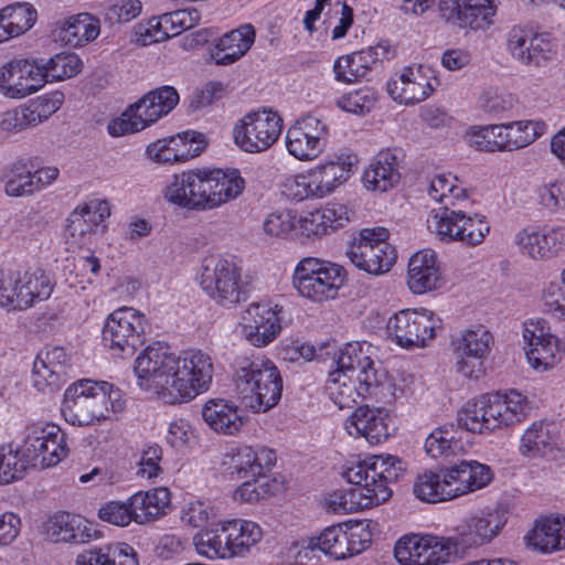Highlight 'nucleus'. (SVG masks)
<instances>
[{"label": "nucleus", "instance_id": "f257e3e1", "mask_svg": "<svg viewBox=\"0 0 565 565\" xmlns=\"http://www.w3.org/2000/svg\"><path fill=\"white\" fill-rule=\"evenodd\" d=\"M132 369L141 392L178 406L210 392L216 364L212 355H137Z\"/></svg>", "mask_w": 565, "mask_h": 565}, {"label": "nucleus", "instance_id": "f03ea898", "mask_svg": "<svg viewBox=\"0 0 565 565\" xmlns=\"http://www.w3.org/2000/svg\"><path fill=\"white\" fill-rule=\"evenodd\" d=\"M407 465L401 458L388 455H373L348 465L344 479L353 487L330 492L324 498L327 510L338 513H353L385 503L393 491L388 487L406 471Z\"/></svg>", "mask_w": 565, "mask_h": 565}, {"label": "nucleus", "instance_id": "7ed1b4c3", "mask_svg": "<svg viewBox=\"0 0 565 565\" xmlns=\"http://www.w3.org/2000/svg\"><path fill=\"white\" fill-rule=\"evenodd\" d=\"M324 392L340 409L358 402L374 399L390 402L398 394L385 372L375 367L370 355H328Z\"/></svg>", "mask_w": 565, "mask_h": 565}, {"label": "nucleus", "instance_id": "20e7f679", "mask_svg": "<svg viewBox=\"0 0 565 565\" xmlns=\"http://www.w3.org/2000/svg\"><path fill=\"white\" fill-rule=\"evenodd\" d=\"M531 409L529 396L518 390L483 393L468 399L457 411L456 423L466 431L490 436L521 424Z\"/></svg>", "mask_w": 565, "mask_h": 565}, {"label": "nucleus", "instance_id": "39448f33", "mask_svg": "<svg viewBox=\"0 0 565 565\" xmlns=\"http://www.w3.org/2000/svg\"><path fill=\"white\" fill-rule=\"evenodd\" d=\"M126 404L125 393L114 384L83 379L67 386L61 412L73 426H97L121 414Z\"/></svg>", "mask_w": 565, "mask_h": 565}, {"label": "nucleus", "instance_id": "423d86ee", "mask_svg": "<svg viewBox=\"0 0 565 565\" xmlns=\"http://www.w3.org/2000/svg\"><path fill=\"white\" fill-rule=\"evenodd\" d=\"M232 380L242 402L253 413H266L281 398V374L270 360L260 355H237L232 362Z\"/></svg>", "mask_w": 565, "mask_h": 565}, {"label": "nucleus", "instance_id": "0eeeda50", "mask_svg": "<svg viewBox=\"0 0 565 565\" xmlns=\"http://www.w3.org/2000/svg\"><path fill=\"white\" fill-rule=\"evenodd\" d=\"M55 288L52 275L43 268L30 267L6 275L0 268V307L23 311L47 300Z\"/></svg>", "mask_w": 565, "mask_h": 565}, {"label": "nucleus", "instance_id": "6e6552de", "mask_svg": "<svg viewBox=\"0 0 565 565\" xmlns=\"http://www.w3.org/2000/svg\"><path fill=\"white\" fill-rule=\"evenodd\" d=\"M180 97L173 86H161L130 105L119 117L108 122L111 137L139 132L167 116L179 103Z\"/></svg>", "mask_w": 565, "mask_h": 565}, {"label": "nucleus", "instance_id": "1a4fd4ad", "mask_svg": "<svg viewBox=\"0 0 565 565\" xmlns=\"http://www.w3.org/2000/svg\"><path fill=\"white\" fill-rule=\"evenodd\" d=\"M437 0H403L402 9L414 14L424 13ZM441 18L463 30H487L497 14V0H438Z\"/></svg>", "mask_w": 565, "mask_h": 565}, {"label": "nucleus", "instance_id": "9d476101", "mask_svg": "<svg viewBox=\"0 0 565 565\" xmlns=\"http://www.w3.org/2000/svg\"><path fill=\"white\" fill-rule=\"evenodd\" d=\"M347 280L345 269L317 257L300 259L292 273V286L300 296L315 301L334 299Z\"/></svg>", "mask_w": 565, "mask_h": 565}, {"label": "nucleus", "instance_id": "9b49d317", "mask_svg": "<svg viewBox=\"0 0 565 565\" xmlns=\"http://www.w3.org/2000/svg\"><path fill=\"white\" fill-rule=\"evenodd\" d=\"M427 227L441 242L460 243L469 247L480 245L491 230L484 215L448 206L431 210Z\"/></svg>", "mask_w": 565, "mask_h": 565}, {"label": "nucleus", "instance_id": "f8f14e48", "mask_svg": "<svg viewBox=\"0 0 565 565\" xmlns=\"http://www.w3.org/2000/svg\"><path fill=\"white\" fill-rule=\"evenodd\" d=\"M443 319L425 308L403 309L387 321L388 338L401 349H425L443 330Z\"/></svg>", "mask_w": 565, "mask_h": 565}, {"label": "nucleus", "instance_id": "ddd939ff", "mask_svg": "<svg viewBox=\"0 0 565 565\" xmlns=\"http://www.w3.org/2000/svg\"><path fill=\"white\" fill-rule=\"evenodd\" d=\"M199 284L210 299L225 308L236 306L245 297L242 271L233 259L216 256L205 258Z\"/></svg>", "mask_w": 565, "mask_h": 565}, {"label": "nucleus", "instance_id": "4468645a", "mask_svg": "<svg viewBox=\"0 0 565 565\" xmlns=\"http://www.w3.org/2000/svg\"><path fill=\"white\" fill-rule=\"evenodd\" d=\"M282 132V118L269 107L246 113L236 120L232 135L234 143L244 152L259 153L271 148Z\"/></svg>", "mask_w": 565, "mask_h": 565}, {"label": "nucleus", "instance_id": "2eb2a0df", "mask_svg": "<svg viewBox=\"0 0 565 565\" xmlns=\"http://www.w3.org/2000/svg\"><path fill=\"white\" fill-rule=\"evenodd\" d=\"M455 537L430 533H408L395 543L394 556L401 565H445L457 553Z\"/></svg>", "mask_w": 565, "mask_h": 565}, {"label": "nucleus", "instance_id": "dca6fc26", "mask_svg": "<svg viewBox=\"0 0 565 565\" xmlns=\"http://www.w3.org/2000/svg\"><path fill=\"white\" fill-rule=\"evenodd\" d=\"M388 237L390 232L385 227L363 228L353 238L347 255L360 270L375 276L383 275L396 262V252L387 242Z\"/></svg>", "mask_w": 565, "mask_h": 565}, {"label": "nucleus", "instance_id": "f3484780", "mask_svg": "<svg viewBox=\"0 0 565 565\" xmlns=\"http://www.w3.org/2000/svg\"><path fill=\"white\" fill-rule=\"evenodd\" d=\"M509 521L508 509L500 503L484 505L469 513L456 527L458 545L480 548L492 544Z\"/></svg>", "mask_w": 565, "mask_h": 565}, {"label": "nucleus", "instance_id": "a211bd4d", "mask_svg": "<svg viewBox=\"0 0 565 565\" xmlns=\"http://www.w3.org/2000/svg\"><path fill=\"white\" fill-rule=\"evenodd\" d=\"M147 324L148 319L141 311L132 307H119L105 319L103 342L109 350L136 352L145 343Z\"/></svg>", "mask_w": 565, "mask_h": 565}, {"label": "nucleus", "instance_id": "6ab92c4d", "mask_svg": "<svg viewBox=\"0 0 565 565\" xmlns=\"http://www.w3.org/2000/svg\"><path fill=\"white\" fill-rule=\"evenodd\" d=\"M371 531L363 524H333L308 539V548L318 550L335 559H344L365 551L371 543Z\"/></svg>", "mask_w": 565, "mask_h": 565}, {"label": "nucleus", "instance_id": "aec40b11", "mask_svg": "<svg viewBox=\"0 0 565 565\" xmlns=\"http://www.w3.org/2000/svg\"><path fill=\"white\" fill-rule=\"evenodd\" d=\"M22 449L30 466L50 468L68 454L65 433L55 424H32L28 427Z\"/></svg>", "mask_w": 565, "mask_h": 565}, {"label": "nucleus", "instance_id": "412c9836", "mask_svg": "<svg viewBox=\"0 0 565 565\" xmlns=\"http://www.w3.org/2000/svg\"><path fill=\"white\" fill-rule=\"evenodd\" d=\"M513 242L523 257L550 260L565 250V225L529 224L515 233Z\"/></svg>", "mask_w": 565, "mask_h": 565}, {"label": "nucleus", "instance_id": "4be33fe9", "mask_svg": "<svg viewBox=\"0 0 565 565\" xmlns=\"http://www.w3.org/2000/svg\"><path fill=\"white\" fill-rule=\"evenodd\" d=\"M439 85L436 71L429 65L413 64L396 71L386 83L393 100L409 105L427 99Z\"/></svg>", "mask_w": 565, "mask_h": 565}, {"label": "nucleus", "instance_id": "5701e85b", "mask_svg": "<svg viewBox=\"0 0 565 565\" xmlns=\"http://www.w3.org/2000/svg\"><path fill=\"white\" fill-rule=\"evenodd\" d=\"M209 168H196L174 174L163 191L171 204L190 211L211 210Z\"/></svg>", "mask_w": 565, "mask_h": 565}, {"label": "nucleus", "instance_id": "b1692460", "mask_svg": "<svg viewBox=\"0 0 565 565\" xmlns=\"http://www.w3.org/2000/svg\"><path fill=\"white\" fill-rule=\"evenodd\" d=\"M328 136L326 119L315 115L302 116L287 130L286 148L299 161H313L323 152Z\"/></svg>", "mask_w": 565, "mask_h": 565}, {"label": "nucleus", "instance_id": "393cba45", "mask_svg": "<svg viewBox=\"0 0 565 565\" xmlns=\"http://www.w3.org/2000/svg\"><path fill=\"white\" fill-rule=\"evenodd\" d=\"M276 459V452L267 446L242 444L223 455L221 467L230 479L265 477Z\"/></svg>", "mask_w": 565, "mask_h": 565}, {"label": "nucleus", "instance_id": "a878e982", "mask_svg": "<svg viewBox=\"0 0 565 565\" xmlns=\"http://www.w3.org/2000/svg\"><path fill=\"white\" fill-rule=\"evenodd\" d=\"M356 156L347 152H334L308 168L311 185L317 200L332 195L344 185L354 173Z\"/></svg>", "mask_w": 565, "mask_h": 565}, {"label": "nucleus", "instance_id": "bb28decb", "mask_svg": "<svg viewBox=\"0 0 565 565\" xmlns=\"http://www.w3.org/2000/svg\"><path fill=\"white\" fill-rule=\"evenodd\" d=\"M342 428L351 438H363L369 445L377 446L392 435L391 415L384 407L360 405L345 417Z\"/></svg>", "mask_w": 565, "mask_h": 565}, {"label": "nucleus", "instance_id": "cd10ccee", "mask_svg": "<svg viewBox=\"0 0 565 565\" xmlns=\"http://www.w3.org/2000/svg\"><path fill=\"white\" fill-rule=\"evenodd\" d=\"M42 89V77L35 61L14 58L0 66V94L22 99Z\"/></svg>", "mask_w": 565, "mask_h": 565}, {"label": "nucleus", "instance_id": "c85d7f7f", "mask_svg": "<svg viewBox=\"0 0 565 565\" xmlns=\"http://www.w3.org/2000/svg\"><path fill=\"white\" fill-rule=\"evenodd\" d=\"M280 310L270 301L253 302L242 315V332L254 347L263 348L274 341L279 333Z\"/></svg>", "mask_w": 565, "mask_h": 565}, {"label": "nucleus", "instance_id": "c756f323", "mask_svg": "<svg viewBox=\"0 0 565 565\" xmlns=\"http://www.w3.org/2000/svg\"><path fill=\"white\" fill-rule=\"evenodd\" d=\"M45 535L53 543L86 544L100 537L95 524L68 512H58L45 523Z\"/></svg>", "mask_w": 565, "mask_h": 565}, {"label": "nucleus", "instance_id": "7c9ffc66", "mask_svg": "<svg viewBox=\"0 0 565 565\" xmlns=\"http://www.w3.org/2000/svg\"><path fill=\"white\" fill-rule=\"evenodd\" d=\"M452 499L487 488L494 479L492 468L477 460H460L444 468Z\"/></svg>", "mask_w": 565, "mask_h": 565}, {"label": "nucleus", "instance_id": "2f4dec72", "mask_svg": "<svg viewBox=\"0 0 565 565\" xmlns=\"http://www.w3.org/2000/svg\"><path fill=\"white\" fill-rule=\"evenodd\" d=\"M74 376L68 355H35L31 371V384L39 393L52 394Z\"/></svg>", "mask_w": 565, "mask_h": 565}, {"label": "nucleus", "instance_id": "473e14b6", "mask_svg": "<svg viewBox=\"0 0 565 565\" xmlns=\"http://www.w3.org/2000/svg\"><path fill=\"white\" fill-rule=\"evenodd\" d=\"M201 415L212 431L227 437L239 435L246 423L239 406L223 397L206 399L202 405Z\"/></svg>", "mask_w": 565, "mask_h": 565}, {"label": "nucleus", "instance_id": "72a5a7b5", "mask_svg": "<svg viewBox=\"0 0 565 565\" xmlns=\"http://www.w3.org/2000/svg\"><path fill=\"white\" fill-rule=\"evenodd\" d=\"M443 285L437 253L430 248L416 252L408 260L407 286L415 295H423Z\"/></svg>", "mask_w": 565, "mask_h": 565}, {"label": "nucleus", "instance_id": "f704fd0d", "mask_svg": "<svg viewBox=\"0 0 565 565\" xmlns=\"http://www.w3.org/2000/svg\"><path fill=\"white\" fill-rule=\"evenodd\" d=\"M524 542L529 548L543 554L565 550V516L555 513L536 519Z\"/></svg>", "mask_w": 565, "mask_h": 565}, {"label": "nucleus", "instance_id": "c9c22d12", "mask_svg": "<svg viewBox=\"0 0 565 565\" xmlns=\"http://www.w3.org/2000/svg\"><path fill=\"white\" fill-rule=\"evenodd\" d=\"M399 159L396 151L377 152L364 169L361 181L367 191L386 192L399 183Z\"/></svg>", "mask_w": 565, "mask_h": 565}, {"label": "nucleus", "instance_id": "e433bc0d", "mask_svg": "<svg viewBox=\"0 0 565 565\" xmlns=\"http://www.w3.org/2000/svg\"><path fill=\"white\" fill-rule=\"evenodd\" d=\"M524 353H565V331L559 337L543 317L526 318L521 324Z\"/></svg>", "mask_w": 565, "mask_h": 565}, {"label": "nucleus", "instance_id": "4c0bfd02", "mask_svg": "<svg viewBox=\"0 0 565 565\" xmlns=\"http://www.w3.org/2000/svg\"><path fill=\"white\" fill-rule=\"evenodd\" d=\"M556 426L545 420L533 422L521 435L518 451L529 460L544 458L557 447Z\"/></svg>", "mask_w": 565, "mask_h": 565}, {"label": "nucleus", "instance_id": "58836bf2", "mask_svg": "<svg viewBox=\"0 0 565 565\" xmlns=\"http://www.w3.org/2000/svg\"><path fill=\"white\" fill-rule=\"evenodd\" d=\"M255 39V28L250 23H244L223 34L217 40L211 56L217 65H231L250 50Z\"/></svg>", "mask_w": 565, "mask_h": 565}, {"label": "nucleus", "instance_id": "ea45409f", "mask_svg": "<svg viewBox=\"0 0 565 565\" xmlns=\"http://www.w3.org/2000/svg\"><path fill=\"white\" fill-rule=\"evenodd\" d=\"M130 508L135 523L148 524L167 515L171 505V492L166 487L140 490L131 494Z\"/></svg>", "mask_w": 565, "mask_h": 565}, {"label": "nucleus", "instance_id": "a19ab883", "mask_svg": "<svg viewBox=\"0 0 565 565\" xmlns=\"http://www.w3.org/2000/svg\"><path fill=\"white\" fill-rule=\"evenodd\" d=\"M211 210L221 207L239 198L246 188L241 171L235 168H209Z\"/></svg>", "mask_w": 565, "mask_h": 565}, {"label": "nucleus", "instance_id": "79ce46f5", "mask_svg": "<svg viewBox=\"0 0 565 565\" xmlns=\"http://www.w3.org/2000/svg\"><path fill=\"white\" fill-rule=\"evenodd\" d=\"M220 530L227 537L232 557L245 555L263 537L262 527L250 520L222 521Z\"/></svg>", "mask_w": 565, "mask_h": 565}, {"label": "nucleus", "instance_id": "37998d69", "mask_svg": "<svg viewBox=\"0 0 565 565\" xmlns=\"http://www.w3.org/2000/svg\"><path fill=\"white\" fill-rule=\"evenodd\" d=\"M60 39L70 46L82 47L96 40L100 33L99 20L89 13H79L60 24Z\"/></svg>", "mask_w": 565, "mask_h": 565}, {"label": "nucleus", "instance_id": "c03bdc74", "mask_svg": "<svg viewBox=\"0 0 565 565\" xmlns=\"http://www.w3.org/2000/svg\"><path fill=\"white\" fill-rule=\"evenodd\" d=\"M42 88L46 83H57L76 76L83 68L82 58L71 52H60L49 58L35 57Z\"/></svg>", "mask_w": 565, "mask_h": 565}, {"label": "nucleus", "instance_id": "a18cd8bd", "mask_svg": "<svg viewBox=\"0 0 565 565\" xmlns=\"http://www.w3.org/2000/svg\"><path fill=\"white\" fill-rule=\"evenodd\" d=\"M493 334L482 324L457 329L450 334L455 353H489L494 349Z\"/></svg>", "mask_w": 565, "mask_h": 565}, {"label": "nucleus", "instance_id": "49530a36", "mask_svg": "<svg viewBox=\"0 0 565 565\" xmlns=\"http://www.w3.org/2000/svg\"><path fill=\"white\" fill-rule=\"evenodd\" d=\"M507 152L516 151L532 145L547 132V124L542 119H524L502 122Z\"/></svg>", "mask_w": 565, "mask_h": 565}, {"label": "nucleus", "instance_id": "de8ad7c7", "mask_svg": "<svg viewBox=\"0 0 565 565\" xmlns=\"http://www.w3.org/2000/svg\"><path fill=\"white\" fill-rule=\"evenodd\" d=\"M414 495L428 503H438L452 500V490L449 488L444 468L439 471L426 470L419 473L413 484Z\"/></svg>", "mask_w": 565, "mask_h": 565}, {"label": "nucleus", "instance_id": "09e8293b", "mask_svg": "<svg viewBox=\"0 0 565 565\" xmlns=\"http://www.w3.org/2000/svg\"><path fill=\"white\" fill-rule=\"evenodd\" d=\"M463 138L466 143L477 151L507 152L502 122L470 126Z\"/></svg>", "mask_w": 565, "mask_h": 565}, {"label": "nucleus", "instance_id": "8fccbe9b", "mask_svg": "<svg viewBox=\"0 0 565 565\" xmlns=\"http://www.w3.org/2000/svg\"><path fill=\"white\" fill-rule=\"evenodd\" d=\"M427 193L429 198L447 207L467 199V190L452 173H439L431 178Z\"/></svg>", "mask_w": 565, "mask_h": 565}, {"label": "nucleus", "instance_id": "3c124183", "mask_svg": "<svg viewBox=\"0 0 565 565\" xmlns=\"http://www.w3.org/2000/svg\"><path fill=\"white\" fill-rule=\"evenodd\" d=\"M457 435L458 431L452 424L435 428L425 440L426 454L434 459L458 455L462 446Z\"/></svg>", "mask_w": 565, "mask_h": 565}, {"label": "nucleus", "instance_id": "603ef678", "mask_svg": "<svg viewBox=\"0 0 565 565\" xmlns=\"http://www.w3.org/2000/svg\"><path fill=\"white\" fill-rule=\"evenodd\" d=\"M263 232L269 238L296 242L297 211L279 209L266 214L263 220Z\"/></svg>", "mask_w": 565, "mask_h": 565}, {"label": "nucleus", "instance_id": "864d4df0", "mask_svg": "<svg viewBox=\"0 0 565 565\" xmlns=\"http://www.w3.org/2000/svg\"><path fill=\"white\" fill-rule=\"evenodd\" d=\"M36 17V10L29 3H15L0 10V21L3 22L11 39L30 30Z\"/></svg>", "mask_w": 565, "mask_h": 565}, {"label": "nucleus", "instance_id": "5fc2aeb1", "mask_svg": "<svg viewBox=\"0 0 565 565\" xmlns=\"http://www.w3.org/2000/svg\"><path fill=\"white\" fill-rule=\"evenodd\" d=\"M29 467L30 460L22 448L0 447V484H10L21 480Z\"/></svg>", "mask_w": 565, "mask_h": 565}, {"label": "nucleus", "instance_id": "6e6d98bb", "mask_svg": "<svg viewBox=\"0 0 565 565\" xmlns=\"http://www.w3.org/2000/svg\"><path fill=\"white\" fill-rule=\"evenodd\" d=\"M220 526L215 530H206L193 536L195 552L207 559H224L232 557L227 544V537H222Z\"/></svg>", "mask_w": 565, "mask_h": 565}, {"label": "nucleus", "instance_id": "4d7b16f0", "mask_svg": "<svg viewBox=\"0 0 565 565\" xmlns=\"http://www.w3.org/2000/svg\"><path fill=\"white\" fill-rule=\"evenodd\" d=\"M539 31L527 25H514L507 34V51L520 65L526 66L531 56L534 38Z\"/></svg>", "mask_w": 565, "mask_h": 565}, {"label": "nucleus", "instance_id": "13d9d810", "mask_svg": "<svg viewBox=\"0 0 565 565\" xmlns=\"http://www.w3.org/2000/svg\"><path fill=\"white\" fill-rule=\"evenodd\" d=\"M149 158L162 164L185 162L190 154H184L181 139L175 136L159 139L147 147Z\"/></svg>", "mask_w": 565, "mask_h": 565}, {"label": "nucleus", "instance_id": "bf43d9fd", "mask_svg": "<svg viewBox=\"0 0 565 565\" xmlns=\"http://www.w3.org/2000/svg\"><path fill=\"white\" fill-rule=\"evenodd\" d=\"M263 478H245L243 482L233 489L231 493L232 501L239 504H255L267 499L271 494L270 482L263 480Z\"/></svg>", "mask_w": 565, "mask_h": 565}, {"label": "nucleus", "instance_id": "052dcab7", "mask_svg": "<svg viewBox=\"0 0 565 565\" xmlns=\"http://www.w3.org/2000/svg\"><path fill=\"white\" fill-rule=\"evenodd\" d=\"M319 209L297 212V231L296 242L300 244H309L327 236Z\"/></svg>", "mask_w": 565, "mask_h": 565}, {"label": "nucleus", "instance_id": "680f3d73", "mask_svg": "<svg viewBox=\"0 0 565 565\" xmlns=\"http://www.w3.org/2000/svg\"><path fill=\"white\" fill-rule=\"evenodd\" d=\"M166 440L170 447L183 451L198 444V431L189 419L177 417L168 424Z\"/></svg>", "mask_w": 565, "mask_h": 565}, {"label": "nucleus", "instance_id": "e2e57ef3", "mask_svg": "<svg viewBox=\"0 0 565 565\" xmlns=\"http://www.w3.org/2000/svg\"><path fill=\"white\" fill-rule=\"evenodd\" d=\"M376 102L377 94L373 88L361 87L339 97L335 105L347 113L365 115L374 108Z\"/></svg>", "mask_w": 565, "mask_h": 565}, {"label": "nucleus", "instance_id": "0e129e2a", "mask_svg": "<svg viewBox=\"0 0 565 565\" xmlns=\"http://www.w3.org/2000/svg\"><path fill=\"white\" fill-rule=\"evenodd\" d=\"M535 193L539 205L545 211L552 214L565 212V178L539 185Z\"/></svg>", "mask_w": 565, "mask_h": 565}, {"label": "nucleus", "instance_id": "69168bd1", "mask_svg": "<svg viewBox=\"0 0 565 565\" xmlns=\"http://www.w3.org/2000/svg\"><path fill=\"white\" fill-rule=\"evenodd\" d=\"M6 178L4 191L7 195L20 198L33 194L32 171L25 162H13Z\"/></svg>", "mask_w": 565, "mask_h": 565}, {"label": "nucleus", "instance_id": "338daca9", "mask_svg": "<svg viewBox=\"0 0 565 565\" xmlns=\"http://www.w3.org/2000/svg\"><path fill=\"white\" fill-rule=\"evenodd\" d=\"M544 311L565 321V267L559 271V284L547 282L541 294Z\"/></svg>", "mask_w": 565, "mask_h": 565}, {"label": "nucleus", "instance_id": "774afa93", "mask_svg": "<svg viewBox=\"0 0 565 565\" xmlns=\"http://www.w3.org/2000/svg\"><path fill=\"white\" fill-rule=\"evenodd\" d=\"M217 518L218 509L207 501H190L181 510V520L192 527H204Z\"/></svg>", "mask_w": 565, "mask_h": 565}]
</instances>
